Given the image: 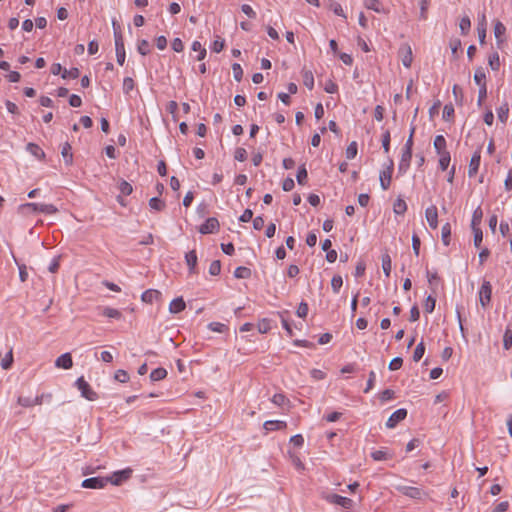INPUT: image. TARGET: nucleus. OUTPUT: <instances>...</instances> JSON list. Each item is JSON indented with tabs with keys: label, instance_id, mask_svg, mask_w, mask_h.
Here are the masks:
<instances>
[{
	"label": "nucleus",
	"instance_id": "19",
	"mask_svg": "<svg viewBox=\"0 0 512 512\" xmlns=\"http://www.w3.org/2000/svg\"><path fill=\"white\" fill-rule=\"evenodd\" d=\"M287 424L285 421L279 420H268L265 421L263 427L266 431L281 430L286 428Z\"/></svg>",
	"mask_w": 512,
	"mask_h": 512
},
{
	"label": "nucleus",
	"instance_id": "20",
	"mask_svg": "<svg viewBox=\"0 0 512 512\" xmlns=\"http://www.w3.org/2000/svg\"><path fill=\"white\" fill-rule=\"evenodd\" d=\"M363 4L366 9L373 10L377 13H385L383 5L379 0H364Z\"/></svg>",
	"mask_w": 512,
	"mask_h": 512
},
{
	"label": "nucleus",
	"instance_id": "37",
	"mask_svg": "<svg viewBox=\"0 0 512 512\" xmlns=\"http://www.w3.org/2000/svg\"><path fill=\"white\" fill-rule=\"evenodd\" d=\"M485 79H486V75H485L484 69L482 67L476 68L475 73H474L475 83L477 85H479V87H481L482 84H486Z\"/></svg>",
	"mask_w": 512,
	"mask_h": 512
},
{
	"label": "nucleus",
	"instance_id": "23",
	"mask_svg": "<svg viewBox=\"0 0 512 512\" xmlns=\"http://www.w3.org/2000/svg\"><path fill=\"white\" fill-rule=\"evenodd\" d=\"M433 146L437 153L447 151V143L443 135H437L435 137Z\"/></svg>",
	"mask_w": 512,
	"mask_h": 512
},
{
	"label": "nucleus",
	"instance_id": "56",
	"mask_svg": "<svg viewBox=\"0 0 512 512\" xmlns=\"http://www.w3.org/2000/svg\"><path fill=\"white\" fill-rule=\"evenodd\" d=\"M473 234H474V245L475 247L479 248L482 240H483V233L481 228H472Z\"/></svg>",
	"mask_w": 512,
	"mask_h": 512
},
{
	"label": "nucleus",
	"instance_id": "17",
	"mask_svg": "<svg viewBox=\"0 0 512 512\" xmlns=\"http://www.w3.org/2000/svg\"><path fill=\"white\" fill-rule=\"evenodd\" d=\"M185 261L187 266L189 267L190 273L196 272V265H197V254L195 250H191L186 253L185 255Z\"/></svg>",
	"mask_w": 512,
	"mask_h": 512
},
{
	"label": "nucleus",
	"instance_id": "12",
	"mask_svg": "<svg viewBox=\"0 0 512 512\" xmlns=\"http://www.w3.org/2000/svg\"><path fill=\"white\" fill-rule=\"evenodd\" d=\"M480 161H481L480 150H477L473 153V155L470 159V163H469V167H468V176L469 177H473L477 174V172L479 170V166H480Z\"/></svg>",
	"mask_w": 512,
	"mask_h": 512
},
{
	"label": "nucleus",
	"instance_id": "25",
	"mask_svg": "<svg viewBox=\"0 0 512 512\" xmlns=\"http://www.w3.org/2000/svg\"><path fill=\"white\" fill-rule=\"evenodd\" d=\"M482 217H483L482 209L480 207H477L474 210L473 215H472L471 228H480L479 226L481 224Z\"/></svg>",
	"mask_w": 512,
	"mask_h": 512
},
{
	"label": "nucleus",
	"instance_id": "13",
	"mask_svg": "<svg viewBox=\"0 0 512 512\" xmlns=\"http://www.w3.org/2000/svg\"><path fill=\"white\" fill-rule=\"evenodd\" d=\"M329 502L339 505L343 508L350 509L353 506V500L338 494H333L329 498Z\"/></svg>",
	"mask_w": 512,
	"mask_h": 512
},
{
	"label": "nucleus",
	"instance_id": "26",
	"mask_svg": "<svg viewBox=\"0 0 512 512\" xmlns=\"http://www.w3.org/2000/svg\"><path fill=\"white\" fill-rule=\"evenodd\" d=\"M407 210V204L402 198H397L393 205V211L397 215H403Z\"/></svg>",
	"mask_w": 512,
	"mask_h": 512
},
{
	"label": "nucleus",
	"instance_id": "41",
	"mask_svg": "<svg viewBox=\"0 0 512 512\" xmlns=\"http://www.w3.org/2000/svg\"><path fill=\"white\" fill-rule=\"evenodd\" d=\"M80 75V71L78 68L76 67H73L71 69H64L62 74H61V77L63 79H67V78H71V79H76L78 78Z\"/></svg>",
	"mask_w": 512,
	"mask_h": 512
},
{
	"label": "nucleus",
	"instance_id": "29",
	"mask_svg": "<svg viewBox=\"0 0 512 512\" xmlns=\"http://www.w3.org/2000/svg\"><path fill=\"white\" fill-rule=\"evenodd\" d=\"M102 315L108 318L121 319L122 313L112 307H104L102 310Z\"/></svg>",
	"mask_w": 512,
	"mask_h": 512
},
{
	"label": "nucleus",
	"instance_id": "4",
	"mask_svg": "<svg viewBox=\"0 0 512 512\" xmlns=\"http://www.w3.org/2000/svg\"><path fill=\"white\" fill-rule=\"evenodd\" d=\"M109 483L107 477H91L83 480L82 487L88 489H101Z\"/></svg>",
	"mask_w": 512,
	"mask_h": 512
},
{
	"label": "nucleus",
	"instance_id": "63",
	"mask_svg": "<svg viewBox=\"0 0 512 512\" xmlns=\"http://www.w3.org/2000/svg\"><path fill=\"white\" fill-rule=\"evenodd\" d=\"M223 48H224V40L221 39L220 37H217V39H215L214 42L212 43V46H211L212 51L215 53H219L223 50Z\"/></svg>",
	"mask_w": 512,
	"mask_h": 512
},
{
	"label": "nucleus",
	"instance_id": "8",
	"mask_svg": "<svg viewBox=\"0 0 512 512\" xmlns=\"http://www.w3.org/2000/svg\"><path fill=\"white\" fill-rule=\"evenodd\" d=\"M220 227L219 221L215 217L208 218L199 228L201 234H213L218 232Z\"/></svg>",
	"mask_w": 512,
	"mask_h": 512
},
{
	"label": "nucleus",
	"instance_id": "36",
	"mask_svg": "<svg viewBox=\"0 0 512 512\" xmlns=\"http://www.w3.org/2000/svg\"><path fill=\"white\" fill-rule=\"evenodd\" d=\"M27 151H29L32 155H34L37 158L45 157L44 151L37 144L28 143Z\"/></svg>",
	"mask_w": 512,
	"mask_h": 512
},
{
	"label": "nucleus",
	"instance_id": "48",
	"mask_svg": "<svg viewBox=\"0 0 512 512\" xmlns=\"http://www.w3.org/2000/svg\"><path fill=\"white\" fill-rule=\"evenodd\" d=\"M307 175L305 165L300 166L296 175L298 184L304 185L306 183Z\"/></svg>",
	"mask_w": 512,
	"mask_h": 512
},
{
	"label": "nucleus",
	"instance_id": "50",
	"mask_svg": "<svg viewBox=\"0 0 512 512\" xmlns=\"http://www.w3.org/2000/svg\"><path fill=\"white\" fill-rule=\"evenodd\" d=\"M343 285V280L340 275L333 276L331 280V287L334 293H338Z\"/></svg>",
	"mask_w": 512,
	"mask_h": 512
},
{
	"label": "nucleus",
	"instance_id": "22",
	"mask_svg": "<svg viewBox=\"0 0 512 512\" xmlns=\"http://www.w3.org/2000/svg\"><path fill=\"white\" fill-rule=\"evenodd\" d=\"M437 154L439 155V168L442 171L447 170V168L449 167V164H450V160H451L450 152L447 150V151L440 152Z\"/></svg>",
	"mask_w": 512,
	"mask_h": 512
},
{
	"label": "nucleus",
	"instance_id": "14",
	"mask_svg": "<svg viewBox=\"0 0 512 512\" xmlns=\"http://www.w3.org/2000/svg\"><path fill=\"white\" fill-rule=\"evenodd\" d=\"M399 52L401 55L402 64L406 68H409L411 66V63L413 60L411 47L409 45L405 44L400 48Z\"/></svg>",
	"mask_w": 512,
	"mask_h": 512
},
{
	"label": "nucleus",
	"instance_id": "30",
	"mask_svg": "<svg viewBox=\"0 0 512 512\" xmlns=\"http://www.w3.org/2000/svg\"><path fill=\"white\" fill-rule=\"evenodd\" d=\"M505 31L506 27L503 25V23L496 21L494 24V35L498 44L502 42L501 37L505 34Z\"/></svg>",
	"mask_w": 512,
	"mask_h": 512
},
{
	"label": "nucleus",
	"instance_id": "59",
	"mask_svg": "<svg viewBox=\"0 0 512 512\" xmlns=\"http://www.w3.org/2000/svg\"><path fill=\"white\" fill-rule=\"evenodd\" d=\"M114 378L121 383H126L129 380V375L125 370L119 369L116 371Z\"/></svg>",
	"mask_w": 512,
	"mask_h": 512
},
{
	"label": "nucleus",
	"instance_id": "52",
	"mask_svg": "<svg viewBox=\"0 0 512 512\" xmlns=\"http://www.w3.org/2000/svg\"><path fill=\"white\" fill-rule=\"evenodd\" d=\"M390 141H391L390 131L386 130L382 135V147H383V150L385 153H389Z\"/></svg>",
	"mask_w": 512,
	"mask_h": 512
},
{
	"label": "nucleus",
	"instance_id": "61",
	"mask_svg": "<svg viewBox=\"0 0 512 512\" xmlns=\"http://www.w3.org/2000/svg\"><path fill=\"white\" fill-rule=\"evenodd\" d=\"M403 364V359L401 357H395L393 358L390 363H389V366L388 368L391 370V371H395V370H398L401 368Z\"/></svg>",
	"mask_w": 512,
	"mask_h": 512
},
{
	"label": "nucleus",
	"instance_id": "38",
	"mask_svg": "<svg viewBox=\"0 0 512 512\" xmlns=\"http://www.w3.org/2000/svg\"><path fill=\"white\" fill-rule=\"evenodd\" d=\"M115 50H116L117 63L122 66L124 64L125 58H126L124 44L123 45H119V44L116 45L115 46Z\"/></svg>",
	"mask_w": 512,
	"mask_h": 512
},
{
	"label": "nucleus",
	"instance_id": "40",
	"mask_svg": "<svg viewBox=\"0 0 512 512\" xmlns=\"http://www.w3.org/2000/svg\"><path fill=\"white\" fill-rule=\"evenodd\" d=\"M329 8L331 11H333L334 14H336L337 16H340L344 19L347 18L346 14L344 13L343 11V8L342 6L336 2V1H331V3L329 4Z\"/></svg>",
	"mask_w": 512,
	"mask_h": 512
},
{
	"label": "nucleus",
	"instance_id": "54",
	"mask_svg": "<svg viewBox=\"0 0 512 512\" xmlns=\"http://www.w3.org/2000/svg\"><path fill=\"white\" fill-rule=\"evenodd\" d=\"M454 116V107L452 104H446L443 108L442 117L444 120L449 121Z\"/></svg>",
	"mask_w": 512,
	"mask_h": 512
},
{
	"label": "nucleus",
	"instance_id": "57",
	"mask_svg": "<svg viewBox=\"0 0 512 512\" xmlns=\"http://www.w3.org/2000/svg\"><path fill=\"white\" fill-rule=\"evenodd\" d=\"M232 70H233L234 79L237 82H240L242 80V77H243V70H242L241 65L238 64V63H234L232 65Z\"/></svg>",
	"mask_w": 512,
	"mask_h": 512
},
{
	"label": "nucleus",
	"instance_id": "39",
	"mask_svg": "<svg viewBox=\"0 0 512 512\" xmlns=\"http://www.w3.org/2000/svg\"><path fill=\"white\" fill-rule=\"evenodd\" d=\"M489 66L493 71H497L500 68L499 54L497 52L492 53L488 59Z\"/></svg>",
	"mask_w": 512,
	"mask_h": 512
},
{
	"label": "nucleus",
	"instance_id": "62",
	"mask_svg": "<svg viewBox=\"0 0 512 512\" xmlns=\"http://www.w3.org/2000/svg\"><path fill=\"white\" fill-rule=\"evenodd\" d=\"M394 395H395V392L391 389H385L383 390L380 395H379V398L382 402H386V401H389L391 399L394 398Z\"/></svg>",
	"mask_w": 512,
	"mask_h": 512
},
{
	"label": "nucleus",
	"instance_id": "46",
	"mask_svg": "<svg viewBox=\"0 0 512 512\" xmlns=\"http://www.w3.org/2000/svg\"><path fill=\"white\" fill-rule=\"evenodd\" d=\"M137 50L143 56L149 54L150 53V44H149V42L147 40H145V39L140 40L138 42V45H137Z\"/></svg>",
	"mask_w": 512,
	"mask_h": 512
},
{
	"label": "nucleus",
	"instance_id": "21",
	"mask_svg": "<svg viewBox=\"0 0 512 512\" xmlns=\"http://www.w3.org/2000/svg\"><path fill=\"white\" fill-rule=\"evenodd\" d=\"M161 293L158 290L149 289L142 293L141 299L143 302L152 303L155 299L160 297Z\"/></svg>",
	"mask_w": 512,
	"mask_h": 512
},
{
	"label": "nucleus",
	"instance_id": "42",
	"mask_svg": "<svg viewBox=\"0 0 512 512\" xmlns=\"http://www.w3.org/2000/svg\"><path fill=\"white\" fill-rule=\"evenodd\" d=\"M208 328L217 333H224L228 330V326L220 322H211L208 324Z\"/></svg>",
	"mask_w": 512,
	"mask_h": 512
},
{
	"label": "nucleus",
	"instance_id": "53",
	"mask_svg": "<svg viewBox=\"0 0 512 512\" xmlns=\"http://www.w3.org/2000/svg\"><path fill=\"white\" fill-rule=\"evenodd\" d=\"M221 272V262L219 260H214L211 262L209 266V274L212 276H217Z\"/></svg>",
	"mask_w": 512,
	"mask_h": 512
},
{
	"label": "nucleus",
	"instance_id": "1",
	"mask_svg": "<svg viewBox=\"0 0 512 512\" xmlns=\"http://www.w3.org/2000/svg\"><path fill=\"white\" fill-rule=\"evenodd\" d=\"M75 385L81 392V396L89 401H95L98 399L97 393L90 387L89 383L80 377L76 380Z\"/></svg>",
	"mask_w": 512,
	"mask_h": 512
},
{
	"label": "nucleus",
	"instance_id": "49",
	"mask_svg": "<svg viewBox=\"0 0 512 512\" xmlns=\"http://www.w3.org/2000/svg\"><path fill=\"white\" fill-rule=\"evenodd\" d=\"M347 159H354L357 155V143L355 141L351 142L346 148L345 152Z\"/></svg>",
	"mask_w": 512,
	"mask_h": 512
},
{
	"label": "nucleus",
	"instance_id": "33",
	"mask_svg": "<svg viewBox=\"0 0 512 512\" xmlns=\"http://www.w3.org/2000/svg\"><path fill=\"white\" fill-rule=\"evenodd\" d=\"M13 364V350H10L5 354L4 358L1 361V367L4 370H8L12 367Z\"/></svg>",
	"mask_w": 512,
	"mask_h": 512
},
{
	"label": "nucleus",
	"instance_id": "64",
	"mask_svg": "<svg viewBox=\"0 0 512 512\" xmlns=\"http://www.w3.org/2000/svg\"><path fill=\"white\" fill-rule=\"evenodd\" d=\"M271 329L270 321L268 319H262L258 323V331L262 334L267 333Z\"/></svg>",
	"mask_w": 512,
	"mask_h": 512
},
{
	"label": "nucleus",
	"instance_id": "55",
	"mask_svg": "<svg viewBox=\"0 0 512 512\" xmlns=\"http://www.w3.org/2000/svg\"><path fill=\"white\" fill-rule=\"evenodd\" d=\"M436 299L432 296H428L424 303V309L427 313H432L435 309Z\"/></svg>",
	"mask_w": 512,
	"mask_h": 512
},
{
	"label": "nucleus",
	"instance_id": "9",
	"mask_svg": "<svg viewBox=\"0 0 512 512\" xmlns=\"http://www.w3.org/2000/svg\"><path fill=\"white\" fill-rule=\"evenodd\" d=\"M407 417V410L400 408L393 412L386 422V427L389 429L395 428L398 423Z\"/></svg>",
	"mask_w": 512,
	"mask_h": 512
},
{
	"label": "nucleus",
	"instance_id": "5",
	"mask_svg": "<svg viewBox=\"0 0 512 512\" xmlns=\"http://www.w3.org/2000/svg\"><path fill=\"white\" fill-rule=\"evenodd\" d=\"M412 159V148L404 147L401 154V159L398 165V174L403 175L407 172L410 167V162Z\"/></svg>",
	"mask_w": 512,
	"mask_h": 512
},
{
	"label": "nucleus",
	"instance_id": "15",
	"mask_svg": "<svg viewBox=\"0 0 512 512\" xmlns=\"http://www.w3.org/2000/svg\"><path fill=\"white\" fill-rule=\"evenodd\" d=\"M57 368L70 369L73 366V360L70 353H64L55 361Z\"/></svg>",
	"mask_w": 512,
	"mask_h": 512
},
{
	"label": "nucleus",
	"instance_id": "6",
	"mask_svg": "<svg viewBox=\"0 0 512 512\" xmlns=\"http://www.w3.org/2000/svg\"><path fill=\"white\" fill-rule=\"evenodd\" d=\"M393 169L394 162L392 159H389L387 168L380 173V186L383 190H387L390 187Z\"/></svg>",
	"mask_w": 512,
	"mask_h": 512
},
{
	"label": "nucleus",
	"instance_id": "3",
	"mask_svg": "<svg viewBox=\"0 0 512 512\" xmlns=\"http://www.w3.org/2000/svg\"><path fill=\"white\" fill-rule=\"evenodd\" d=\"M492 295V285L489 281H483L480 289H479V301L483 308H486L490 301Z\"/></svg>",
	"mask_w": 512,
	"mask_h": 512
},
{
	"label": "nucleus",
	"instance_id": "11",
	"mask_svg": "<svg viewBox=\"0 0 512 512\" xmlns=\"http://www.w3.org/2000/svg\"><path fill=\"white\" fill-rule=\"evenodd\" d=\"M425 217L432 229H436L438 226V212L435 205L429 206L425 211Z\"/></svg>",
	"mask_w": 512,
	"mask_h": 512
},
{
	"label": "nucleus",
	"instance_id": "47",
	"mask_svg": "<svg viewBox=\"0 0 512 512\" xmlns=\"http://www.w3.org/2000/svg\"><path fill=\"white\" fill-rule=\"evenodd\" d=\"M118 189L121 192V194H123L125 196L130 195L132 193V191H133L132 185L129 182L125 181V180H122L119 183Z\"/></svg>",
	"mask_w": 512,
	"mask_h": 512
},
{
	"label": "nucleus",
	"instance_id": "32",
	"mask_svg": "<svg viewBox=\"0 0 512 512\" xmlns=\"http://www.w3.org/2000/svg\"><path fill=\"white\" fill-rule=\"evenodd\" d=\"M477 32H478L479 42H480L481 44H484V43H485V38H486V22H485V15H482V21H481V22H479V24H478Z\"/></svg>",
	"mask_w": 512,
	"mask_h": 512
},
{
	"label": "nucleus",
	"instance_id": "10",
	"mask_svg": "<svg viewBox=\"0 0 512 512\" xmlns=\"http://www.w3.org/2000/svg\"><path fill=\"white\" fill-rule=\"evenodd\" d=\"M24 207L32 209L34 212L44 214H55L58 209L53 204L27 203Z\"/></svg>",
	"mask_w": 512,
	"mask_h": 512
},
{
	"label": "nucleus",
	"instance_id": "7",
	"mask_svg": "<svg viewBox=\"0 0 512 512\" xmlns=\"http://www.w3.org/2000/svg\"><path fill=\"white\" fill-rule=\"evenodd\" d=\"M132 469L126 468L120 471H116L109 478V483L118 486L121 485L124 481L128 480L132 475Z\"/></svg>",
	"mask_w": 512,
	"mask_h": 512
},
{
	"label": "nucleus",
	"instance_id": "43",
	"mask_svg": "<svg viewBox=\"0 0 512 512\" xmlns=\"http://www.w3.org/2000/svg\"><path fill=\"white\" fill-rule=\"evenodd\" d=\"M149 206L151 209L161 211L165 208V203L158 197H153L149 200Z\"/></svg>",
	"mask_w": 512,
	"mask_h": 512
},
{
	"label": "nucleus",
	"instance_id": "2",
	"mask_svg": "<svg viewBox=\"0 0 512 512\" xmlns=\"http://www.w3.org/2000/svg\"><path fill=\"white\" fill-rule=\"evenodd\" d=\"M395 489L401 494L411 498L420 500L425 495L424 491L418 487L406 486V485H397Z\"/></svg>",
	"mask_w": 512,
	"mask_h": 512
},
{
	"label": "nucleus",
	"instance_id": "51",
	"mask_svg": "<svg viewBox=\"0 0 512 512\" xmlns=\"http://www.w3.org/2000/svg\"><path fill=\"white\" fill-rule=\"evenodd\" d=\"M424 352H425V346H424V343L423 342H420L415 350H414V353H413V360L415 362H418L420 361V359L423 357L424 355Z\"/></svg>",
	"mask_w": 512,
	"mask_h": 512
},
{
	"label": "nucleus",
	"instance_id": "18",
	"mask_svg": "<svg viewBox=\"0 0 512 512\" xmlns=\"http://www.w3.org/2000/svg\"><path fill=\"white\" fill-rule=\"evenodd\" d=\"M71 150H72V147L68 142H65L62 145L61 155H62L64 162L67 166H70L73 163V154H72Z\"/></svg>",
	"mask_w": 512,
	"mask_h": 512
},
{
	"label": "nucleus",
	"instance_id": "58",
	"mask_svg": "<svg viewBox=\"0 0 512 512\" xmlns=\"http://www.w3.org/2000/svg\"><path fill=\"white\" fill-rule=\"evenodd\" d=\"M308 311H309L308 304L306 302L302 301L297 308L296 314L300 318H305L308 314Z\"/></svg>",
	"mask_w": 512,
	"mask_h": 512
},
{
	"label": "nucleus",
	"instance_id": "28",
	"mask_svg": "<svg viewBox=\"0 0 512 512\" xmlns=\"http://www.w3.org/2000/svg\"><path fill=\"white\" fill-rule=\"evenodd\" d=\"M503 347L509 350L512 347V327L508 325L503 335Z\"/></svg>",
	"mask_w": 512,
	"mask_h": 512
},
{
	"label": "nucleus",
	"instance_id": "24",
	"mask_svg": "<svg viewBox=\"0 0 512 512\" xmlns=\"http://www.w3.org/2000/svg\"><path fill=\"white\" fill-rule=\"evenodd\" d=\"M451 237V225L449 223H445L441 228V240L445 246L450 244Z\"/></svg>",
	"mask_w": 512,
	"mask_h": 512
},
{
	"label": "nucleus",
	"instance_id": "16",
	"mask_svg": "<svg viewBox=\"0 0 512 512\" xmlns=\"http://www.w3.org/2000/svg\"><path fill=\"white\" fill-rule=\"evenodd\" d=\"M185 307H186V304H185V301L183 300V298L178 297V298L173 299L170 302L169 311L173 314H177V313H180L181 311H183L185 309Z\"/></svg>",
	"mask_w": 512,
	"mask_h": 512
},
{
	"label": "nucleus",
	"instance_id": "35",
	"mask_svg": "<svg viewBox=\"0 0 512 512\" xmlns=\"http://www.w3.org/2000/svg\"><path fill=\"white\" fill-rule=\"evenodd\" d=\"M167 376V371L164 368H156L150 373L151 381H159Z\"/></svg>",
	"mask_w": 512,
	"mask_h": 512
},
{
	"label": "nucleus",
	"instance_id": "31",
	"mask_svg": "<svg viewBox=\"0 0 512 512\" xmlns=\"http://www.w3.org/2000/svg\"><path fill=\"white\" fill-rule=\"evenodd\" d=\"M381 260H382L383 272L387 277H389L390 273H391V268H392V262H391V258L389 256V254H387V253L383 254Z\"/></svg>",
	"mask_w": 512,
	"mask_h": 512
},
{
	"label": "nucleus",
	"instance_id": "34",
	"mask_svg": "<svg viewBox=\"0 0 512 512\" xmlns=\"http://www.w3.org/2000/svg\"><path fill=\"white\" fill-rule=\"evenodd\" d=\"M235 278L246 279L251 276V270L244 266H239L234 271Z\"/></svg>",
	"mask_w": 512,
	"mask_h": 512
},
{
	"label": "nucleus",
	"instance_id": "44",
	"mask_svg": "<svg viewBox=\"0 0 512 512\" xmlns=\"http://www.w3.org/2000/svg\"><path fill=\"white\" fill-rule=\"evenodd\" d=\"M470 27H471L470 18L468 16L462 17L460 20V23H459V28L461 30V33L463 35H466L469 32Z\"/></svg>",
	"mask_w": 512,
	"mask_h": 512
},
{
	"label": "nucleus",
	"instance_id": "27",
	"mask_svg": "<svg viewBox=\"0 0 512 512\" xmlns=\"http://www.w3.org/2000/svg\"><path fill=\"white\" fill-rule=\"evenodd\" d=\"M508 114H509V105L507 102H504L498 109H497V116H498V119L502 122V123H505L508 119Z\"/></svg>",
	"mask_w": 512,
	"mask_h": 512
},
{
	"label": "nucleus",
	"instance_id": "45",
	"mask_svg": "<svg viewBox=\"0 0 512 512\" xmlns=\"http://www.w3.org/2000/svg\"><path fill=\"white\" fill-rule=\"evenodd\" d=\"M303 83L309 89L312 90L314 87V77L311 71H304Z\"/></svg>",
	"mask_w": 512,
	"mask_h": 512
},
{
	"label": "nucleus",
	"instance_id": "60",
	"mask_svg": "<svg viewBox=\"0 0 512 512\" xmlns=\"http://www.w3.org/2000/svg\"><path fill=\"white\" fill-rule=\"evenodd\" d=\"M234 158H235V160L240 161V162L245 161L247 159V152H246V150L244 148H242V147H238L235 150Z\"/></svg>",
	"mask_w": 512,
	"mask_h": 512
}]
</instances>
